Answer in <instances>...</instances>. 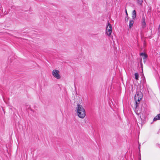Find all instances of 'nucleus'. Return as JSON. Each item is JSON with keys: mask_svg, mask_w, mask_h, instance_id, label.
Here are the masks:
<instances>
[{"mask_svg": "<svg viewBox=\"0 0 160 160\" xmlns=\"http://www.w3.org/2000/svg\"><path fill=\"white\" fill-rule=\"evenodd\" d=\"M76 111L78 116L80 118H83L85 117L86 116L85 110L82 105L78 104L76 108Z\"/></svg>", "mask_w": 160, "mask_h": 160, "instance_id": "obj_1", "label": "nucleus"}, {"mask_svg": "<svg viewBox=\"0 0 160 160\" xmlns=\"http://www.w3.org/2000/svg\"><path fill=\"white\" fill-rule=\"evenodd\" d=\"M143 95L141 91H137L134 96V99L135 101L136 110H137L138 107V106L140 101L142 99Z\"/></svg>", "mask_w": 160, "mask_h": 160, "instance_id": "obj_2", "label": "nucleus"}, {"mask_svg": "<svg viewBox=\"0 0 160 160\" xmlns=\"http://www.w3.org/2000/svg\"><path fill=\"white\" fill-rule=\"evenodd\" d=\"M145 118L143 116H142V117L141 116L140 118H139L138 123H137V125L139 128L140 127H142V124L145 122Z\"/></svg>", "mask_w": 160, "mask_h": 160, "instance_id": "obj_3", "label": "nucleus"}, {"mask_svg": "<svg viewBox=\"0 0 160 160\" xmlns=\"http://www.w3.org/2000/svg\"><path fill=\"white\" fill-rule=\"evenodd\" d=\"M112 31V28L111 25L109 23H108V25L107 26L106 33L108 36H110Z\"/></svg>", "mask_w": 160, "mask_h": 160, "instance_id": "obj_4", "label": "nucleus"}, {"mask_svg": "<svg viewBox=\"0 0 160 160\" xmlns=\"http://www.w3.org/2000/svg\"><path fill=\"white\" fill-rule=\"evenodd\" d=\"M59 71L57 70H54L52 71V75L56 78L59 79L61 77L59 74Z\"/></svg>", "mask_w": 160, "mask_h": 160, "instance_id": "obj_5", "label": "nucleus"}, {"mask_svg": "<svg viewBox=\"0 0 160 160\" xmlns=\"http://www.w3.org/2000/svg\"><path fill=\"white\" fill-rule=\"evenodd\" d=\"M140 55L142 57L143 62L145 63L146 61V59H147V55L144 53H141Z\"/></svg>", "mask_w": 160, "mask_h": 160, "instance_id": "obj_6", "label": "nucleus"}, {"mask_svg": "<svg viewBox=\"0 0 160 160\" xmlns=\"http://www.w3.org/2000/svg\"><path fill=\"white\" fill-rule=\"evenodd\" d=\"M158 120H160V113L158 114L154 118L153 121H155Z\"/></svg>", "mask_w": 160, "mask_h": 160, "instance_id": "obj_7", "label": "nucleus"}, {"mask_svg": "<svg viewBox=\"0 0 160 160\" xmlns=\"http://www.w3.org/2000/svg\"><path fill=\"white\" fill-rule=\"evenodd\" d=\"M132 18L133 19H135L136 18V12L135 10H134L132 12Z\"/></svg>", "mask_w": 160, "mask_h": 160, "instance_id": "obj_8", "label": "nucleus"}, {"mask_svg": "<svg viewBox=\"0 0 160 160\" xmlns=\"http://www.w3.org/2000/svg\"><path fill=\"white\" fill-rule=\"evenodd\" d=\"M134 23V21L132 20H130L129 23V28H130L133 26Z\"/></svg>", "mask_w": 160, "mask_h": 160, "instance_id": "obj_9", "label": "nucleus"}, {"mask_svg": "<svg viewBox=\"0 0 160 160\" xmlns=\"http://www.w3.org/2000/svg\"><path fill=\"white\" fill-rule=\"evenodd\" d=\"M135 78L136 80H138L139 77L138 74V73H135L134 74Z\"/></svg>", "mask_w": 160, "mask_h": 160, "instance_id": "obj_10", "label": "nucleus"}, {"mask_svg": "<svg viewBox=\"0 0 160 160\" xmlns=\"http://www.w3.org/2000/svg\"><path fill=\"white\" fill-rule=\"evenodd\" d=\"M142 24L143 28H144L145 27L146 25L145 22H142Z\"/></svg>", "mask_w": 160, "mask_h": 160, "instance_id": "obj_11", "label": "nucleus"}, {"mask_svg": "<svg viewBox=\"0 0 160 160\" xmlns=\"http://www.w3.org/2000/svg\"><path fill=\"white\" fill-rule=\"evenodd\" d=\"M138 2L139 4H141L143 2V0H138Z\"/></svg>", "mask_w": 160, "mask_h": 160, "instance_id": "obj_12", "label": "nucleus"}, {"mask_svg": "<svg viewBox=\"0 0 160 160\" xmlns=\"http://www.w3.org/2000/svg\"><path fill=\"white\" fill-rule=\"evenodd\" d=\"M129 18V17H128V16H127L125 18V22H127L128 21V19Z\"/></svg>", "mask_w": 160, "mask_h": 160, "instance_id": "obj_13", "label": "nucleus"}, {"mask_svg": "<svg viewBox=\"0 0 160 160\" xmlns=\"http://www.w3.org/2000/svg\"><path fill=\"white\" fill-rule=\"evenodd\" d=\"M142 22H145V18L144 16H143L142 18Z\"/></svg>", "mask_w": 160, "mask_h": 160, "instance_id": "obj_14", "label": "nucleus"}, {"mask_svg": "<svg viewBox=\"0 0 160 160\" xmlns=\"http://www.w3.org/2000/svg\"><path fill=\"white\" fill-rule=\"evenodd\" d=\"M139 147H138V149H139V152H140V145L139 142H138Z\"/></svg>", "mask_w": 160, "mask_h": 160, "instance_id": "obj_15", "label": "nucleus"}, {"mask_svg": "<svg viewBox=\"0 0 160 160\" xmlns=\"http://www.w3.org/2000/svg\"><path fill=\"white\" fill-rule=\"evenodd\" d=\"M78 160H83V158L82 157H79Z\"/></svg>", "mask_w": 160, "mask_h": 160, "instance_id": "obj_16", "label": "nucleus"}, {"mask_svg": "<svg viewBox=\"0 0 160 160\" xmlns=\"http://www.w3.org/2000/svg\"><path fill=\"white\" fill-rule=\"evenodd\" d=\"M125 12H126V14L127 16H128V14L126 10H125Z\"/></svg>", "mask_w": 160, "mask_h": 160, "instance_id": "obj_17", "label": "nucleus"}, {"mask_svg": "<svg viewBox=\"0 0 160 160\" xmlns=\"http://www.w3.org/2000/svg\"><path fill=\"white\" fill-rule=\"evenodd\" d=\"M142 58L141 59V65H142Z\"/></svg>", "mask_w": 160, "mask_h": 160, "instance_id": "obj_18", "label": "nucleus"}, {"mask_svg": "<svg viewBox=\"0 0 160 160\" xmlns=\"http://www.w3.org/2000/svg\"><path fill=\"white\" fill-rule=\"evenodd\" d=\"M139 160H141V158H139Z\"/></svg>", "mask_w": 160, "mask_h": 160, "instance_id": "obj_19", "label": "nucleus"}]
</instances>
